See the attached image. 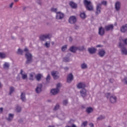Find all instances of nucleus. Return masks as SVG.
Segmentation results:
<instances>
[{
  "label": "nucleus",
  "instance_id": "obj_1",
  "mask_svg": "<svg viewBox=\"0 0 127 127\" xmlns=\"http://www.w3.org/2000/svg\"><path fill=\"white\" fill-rule=\"evenodd\" d=\"M25 57L26 59L25 63L27 65H28V64H31V63L33 62V56H32V54H31L30 53L27 52L25 54Z\"/></svg>",
  "mask_w": 127,
  "mask_h": 127
},
{
  "label": "nucleus",
  "instance_id": "obj_2",
  "mask_svg": "<svg viewBox=\"0 0 127 127\" xmlns=\"http://www.w3.org/2000/svg\"><path fill=\"white\" fill-rule=\"evenodd\" d=\"M119 47L122 49L121 51H122V54L124 55H127V49L126 47H124V44H122L121 43H120Z\"/></svg>",
  "mask_w": 127,
  "mask_h": 127
},
{
  "label": "nucleus",
  "instance_id": "obj_3",
  "mask_svg": "<svg viewBox=\"0 0 127 127\" xmlns=\"http://www.w3.org/2000/svg\"><path fill=\"white\" fill-rule=\"evenodd\" d=\"M42 87H43V86L41 83L38 84L37 85L35 89V92L37 94H40V93L42 92Z\"/></svg>",
  "mask_w": 127,
  "mask_h": 127
},
{
  "label": "nucleus",
  "instance_id": "obj_4",
  "mask_svg": "<svg viewBox=\"0 0 127 127\" xmlns=\"http://www.w3.org/2000/svg\"><path fill=\"white\" fill-rule=\"evenodd\" d=\"M51 75L55 80L59 79V72L57 71H53L51 72Z\"/></svg>",
  "mask_w": 127,
  "mask_h": 127
},
{
  "label": "nucleus",
  "instance_id": "obj_5",
  "mask_svg": "<svg viewBox=\"0 0 127 127\" xmlns=\"http://www.w3.org/2000/svg\"><path fill=\"white\" fill-rule=\"evenodd\" d=\"M77 21V18H76V17L75 16H71L68 19V22L69 23H70V24H74L76 23Z\"/></svg>",
  "mask_w": 127,
  "mask_h": 127
},
{
  "label": "nucleus",
  "instance_id": "obj_6",
  "mask_svg": "<svg viewBox=\"0 0 127 127\" xmlns=\"http://www.w3.org/2000/svg\"><path fill=\"white\" fill-rule=\"evenodd\" d=\"M51 37H50V34L42 35L40 36V39L42 41H45L46 39H50Z\"/></svg>",
  "mask_w": 127,
  "mask_h": 127
},
{
  "label": "nucleus",
  "instance_id": "obj_7",
  "mask_svg": "<svg viewBox=\"0 0 127 127\" xmlns=\"http://www.w3.org/2000/svg\"><path fill=\"white\" fill-rule=\"evenodd\" d=\"M64 17V13L59 11L57 12L56 18L58 20H61L63 19V18Z\"/></svg>",
  "mask_w": 127,
  "mask_h": 127
},
{
  "label": "nucleus",
  "instance_id": "obj_8",
  "mask_svg": "<svg viewBox=\"0 0 127 127\" xmlns=\"http://www.w3.org/2000/svg\"><path fill=\"white\" fill-rule=\"evenodd\" d=\"M80 94L82 98H85V97H87V90H86L85 88L81 89L80 90Z\"/></svg>",
  "mask_w": 127,
  "mask_h": 127
},
{
  "label": "nucleus",
  "instance_id": "obj_9",
  "mask_svg": "<svg viewBox=\"0 0 127 127\" xmlns=\"http://www.w3.org/2000/svg\"><path fill=\"white\" fill-rule=\"evenodd\" d=\"M115 8L116 11H120L121 10V2L117 1L115 2Z\"/></svg>",
  "mask_w": 127,
  "mask_h": 127
},
{
  "label": "nucleus",
  "instance_id": "obj_10",
  "mask_svg": "<svg viewBox=\"0 0 127 127\" xmlns=\"http://www.w3.org/2000/svg\"><path fill=\"white\" fill-rule=\"evenodd\" d=\"M105 28L102 26L99 27L98 34H99L100 36H104V35H105Z\"/></svg>",
  "mask_w": 127,
  "mask_h": 127
},
{
  "label": "nucleus",
  "instance_id": "obj_11",
  "mask_svg": "<svg viewBox=\"0 0 127 127\" xmlns=\"http://www.w3.org/2000/svg\"><path fill=\"white\" fill-rule=\"evenodd\" d=\"M106 31H110V30H113L114 29V25L110 24L105 26L104 27Z\"/></svg>",
  "mask_w": 127,
  "mask_h": 127
},
{
  "label": "nucleus",
  "instance_id": "obj_12",
  "mask_svg": "<svg viewBox=\"0 0 127 127\" xmlns=\"http://www.w3.org/2000/svg\"><path fill=\"white\" fill-rule=\"evenodd\" d=\"M74 79V76L72 73H69L67 77V83H71V81H73Z\"/></svg>",
  "mask_w": 127,
  "mask_h": 127
},
{
  "label": "nucleus",
  "instance_id": "obj_13",
  "mask_svg": "<svg viewBox=\"0 0 127 127\" xmlns=\"http://www.w3.org/2000/svg\"><path fill=\"white\" fill-rule=\"evenodd\" d=\"M101 8H102L101 3H99L96 6V12H95L96 14L98 15L99 13H101Z\"/></svg>",
  "mask_w": 127,
  "mask_h": 127
},
{
  "label": "nucleus",
  "instance_id": "obj_14",
  "mask_svg": "<svg viewBox=\"0 0 127 127\" xmlns=\"http://www.w3.org/2000/svg\"><path fill=\"white\" fill-rule=\"evenodd\" d=\"M77 89H85L86 88V84L83 82H79L77 84Z\"/></svg>",
  "mask_w": 127,
  "mask_h": 127
},
{
  "label": "nucleus",
  "instance_id": "obj_15",
  "mask_svg": "<svg viewBox=\"0 0 127 127\" xmlns=\"http://www.w3.org/2000/svg\"><path fill=\"white\" fill-rule=\"evenodd\" d=\"M69 51L72 53H76L77 50V46H72L69 49Z\"/></svg>",
  "mask_w": 127,
  "mask_h": 127
},
{
  "label": "nucleus",
  "instance_id": "obj_16",
  "mask_svg": "<svg viewBox=\"0 0 127 127\" xmlns=\"http://www.w3.org/2000/svg\"><path fill=\"white\" fill-rule=\"evenodd\" d=\"M109 100L111 104H115V103H117V97L114 95L111 96Z\"/></svg>",
  "mask_w": 127,
  "mask_h": 127
},
{
  "label": "nucleus",
  "instance_id": "obj_17",
  "mask_svg": "<svg viewBox=\"0 0 127 127\" xmlns=\"http://www.w3.org/2000/svg\"><path fill=\"white\" fill-rule=\"evenodd\" d=\"M120 31L123 33H125L127 31V24L124 25L120 28Z\"/></svg>",
  "mask_w": 127,
  "mask_h": 127
},
{
  "label": "nucleus",
  "instance_id": "obj_18",
  "mask_svg": "<svg viewBox=\"0 0 127 127\" xmlns=\"http://www.w3.org/2000/svg\"><path fill=\"white\" fill-rule=\"evenodd\" d=\"M69 5L71 6V8H73L74 9H76V8L78 7V5L77 3L74 2L73 1H70L69 2Z\"/></svg>",
  "mask_w": 127,
  "mask_h": 127
},
{
  "label": "nucleus",
  "instance_id": "obj_19",
  "mask_svg": "<svg viewBox=\"0 0 127 127\" xmlns=\"http://www.w3.org/2000/svg\"><path fill=\"white\" fill-rule=\"evenodd\" d=\"M88 51L90 54H94V53H96V51H97V49L95 48H89L88 49Z\"/></svg>",
  "mask_w": 127,
  "mask_h": 127
},
{
  "label": "nucleus",
  "instance_id": "obj_20",
  "mask_svg": "<svg viewBox=\"0 0 127 127\" xmlns=\"http://www.w3.org/2000/svg\"><path fill=\"white\" fill-rule=\"evenodd\" d=\"M60 91V89H57V88L53 89L51 90V93L53 95H57V94Z\"/></svg>",
  "mask_w": 127,
  "mask_h": 127
},
{
  "label": "nucleus",
  "instance_id": "obj_21",
  "mask_svg": "<svg viewBox=\"0 0 127 127\" xmlns=\"http://www.w3.org/2000/svg\"><path fill=\"white\" fill-rule=\"evenodd\" d=\"M13 117H14V115H13V114H9L8 117L6 119V120L8 122H11V121H12V119H13Z\"/></svg>",
  "mask_w": 127,
  "mask_h": 127
},
{
  "label": "nucleus",
  "instance_id": "obj_22",
  "mask_svg": "<svg viewBox=\"0 0 127 127\" xmlns=\"http://www.w3.org/2000/svg\"><path fill=\"white\" fill-rule=\"evenodd\" d=\"M105 54H106V51L104 50H100L98 53V55L100 56V57H104L105 56Z\"/></svg>",
  "mask_w": 127,
  "mask_h": 127
},
{
  "label": "nucleus",
  "instance_id": "obj_23",
  "mask_svg": "<svg viewBox=\"0 0 127 127\" xmlns=\"http://www.w3.org/2000/svg\"><path fill=\"white\" fill-rule=\"evenodd\" d=\"M20 99L22 102H25L26 98H25V93L22 92L20 96Z\"/></svg>",
  "mask_w": 127,
  "mask_h": 127
},
{
  "label": "nucleus",
  "instance_id": "obj_24",
  "mask_svg": "<svg viewBox=\"0 0 127 127\" xmlns=\"http://www.w3.org/2000/svg\"><path fill=\"white\" fill-rule=\"evenodd\" d=\"M94 112V109L92 107H87L86 109V112L87 114H91V113H93Z\"/></svg>",
  "mask_w": 127,
  "mask_h": 127
},
{
  "label": "nucleus",
  "instance_id": "obj_25",
  "mask_svg": "<svg viewBox=\"0 0 127 127\" xmlns=\"http://www.w3.org/2000/svg\"><path fill=\"white\" fill-rule=\"evenodd\" d=\"M35 75V73L34 72L29 73V80H30V81H33V80H34V77Z\"/></svg>",
  "mask_w": 127,
  "mask_h": 127
},
{
  "label": "nucleus",
  "instance_id": "obj_26",
  "mask_svg": "<svg viewBox=\"0 0 127 127\" xmlns=\"http://www.w3.org/2000/svg\"><path fill=\"white\" fill-rule=\"evenodd\" d=\"M42 76V75L41 74L38 73L35 76V78L37 81H38V82H39V81L41 80Z\"/></svg>",
  "mask_w": 127,
  "mask_h": 127
},
{
  "label": "nucleus",
  "instance_id": "obj_27",
  "mask_svg": "<svg viewBox=\"0 0 127 127\" xmlns=\"http://www.w3.org/2000/svg\"><path fill=\"white\" fill-rule=\"evenodd\" d=\"M77 50H78V51H84V50H85V46H77Z\"/></svg>",
  "mask_w": 127,
  "mask_h": 127
},
{
  "label": "nucleus",
  "instance_id": "obj_28",
  "mask_svg": "<svg viewBox=\"0 0 127 127\" xmlns=\"http://www.w3.org/2000/svg\"><path fill=\"white\" fill-rule=\"evenodd\" d=\"M23 52H24L23 50H21V49H18L16 53L18 55H23Z\"/></svg>",
  "mask_w": 127,
  "mask_h": 127
},
{
  "label": "nucleus",
  "instance_id": "obj_29",
  "mask_svg": "<svg viewBox=\"0 0 127 127\" xmlns=\"http://www.w3.org/2000/svg\"><path fill=\"white\" fill-rule=\"evenodd\" d=\"M85 7L86 9H87V10H93V5H92L91 4H89V5H87V6H86Z\"/></svg>",
  "mask_w": 127,
  "mask_h": 127
},
{
  "label": "nucleus",
  "instance_id": "obj_30",
  "mask_svg": "<svg viewBox=\"0 0 127 127\" xmlns=\"http://www.w3.org/2000/svg\"><path fill=\"white\" fill-rule=\"evenodd\" d=\"M80 66H81V69H87V68H88V65L85 63L81 64Z\"/></svg>",
  "mask_w": 127,
  "mask_h": 127
},
{
  "label": "nucleus",
  "instance_id": "obj_31",
  "mask_svg": "<svg viewBox=\"0 0 127 127\" xmlns=\"http://www.w3.org/2000/svg\"><path fill=\"white\" fill-rule=\"evenodd\" d=\"M15 111H16V113H20V112H21V107H20L18 105L16 107Z\"/></svg>",
  "mask_w": 127,
  "mask_h": 127
},
{
  "label": "nucleus",
  "instance_id": "obj_32",
  "mask_svg": "<svg viewBox=\"0 0 127 127\" xmlns=\"http://www.w3.org/2000/svg\"><path fill=\"white\" fill-rule=\"evenodd\" d=\"M83 2L85 6H87V5L91 4V1H88V0H84Z\"/></svg>",
  "mask_w": 127,
  "mask_h": 127
},
{
  "label": "nucleus",
  "instance_id": "obj_33",
  "mask_svg": "<svg viewBox=\"0 0 127 127\" xmlns=\"http://www.w3.org/2000/svg\"><path fill=\"white\" fill-rule=\"evenodd\" d=\"M4 69H9V63H5L3 64Z\"/></svg>",
  "mask_w": 127,
  "mask_h": 127
},
{
  "label": "nucleus",
  "instance_id": "obj_34",
  "mask_svg": "<svg viewBox=\"0 0 127 127\" xmlns=\"http://www.w3.org/2000/svg\"><path fill=\"white\" fill-rule=\"evenodd\" d=\"M80 16L82 19H85L86 18V13L85 12H81L80 14Z\"/></svg>",
  "mask_w": 127,
  "mask_h": 127
},
{
  "label": "nucleus",
  "instance_id": "obj_35",
  "mask_svg": "<svg viewBox=\"0 0 127 127\" xmlns=\"http://www.w3.org/2000/svg\"><path fill=\"white\" fill-rule=\"evenodd\" d=\"M106 117L105 116L100 115L99 117L97 118V121H102V120H105Z\"/></svg>",
  "mask_w": 127,
  "mask_h": 127
},
{
  "label": "nucleus",
  "instance_id": "obj_36",
  "mask_svg": "<svg viewBox=\"0 0 127 127\" xmlns=\"http://www.w3.org/2000/svg\"><path fill=\"white\" fill-rule=\"evenodd\" d=\"M69 104V102L68 101V99H64L63 101V105L64 106H67Z\"/></svg>",
  "mask_w": 127,
  "mask_h": 127
},
{
  "label": "nucleus",
  "instance_id": "obj_37",
  "mask_svg": "<svg viewBox=\"0 0 127 127\" xmlns=\"http://www.w3.org/2000/svg\"><path fill=\"white\" fill-rule=\"evenodd\" d=\"M13 92H14V87L12 86L10 87L9 95H11Z\"/></svg>",
  "mask_w": 127,
  "mask_h": 127
},
{
  "label": "nucleus",
  "instance_id": "obj_38",
  "mask_svg": "<svg viewBox=\"0 0 127 127\" xmlns=\"http://www.w3.org/2000/svg\"><path fill=\"white\" fill-rule=\"evenodd\" d=\"M113 95L111 94V93H107L105 94V97L107 98V99H110L112 97V96Z\"/></svg>",
  "mask_w": 127,
  "mask_h": 127
},
{
  "label": "nucleus",
  "instance_id": "obj_39",
  "mask_svg": "<svg viewBox=\"0 0 127 127\" xmlns=\"http://www.w3.org/2000/svg\"><path fill=\"white\" fill-rule=\"evenodd\" d=\"M60 108V105H59V104L57 103L54 108V111H57V110H59Z\"/></svg>",
  "mask_w": 127,
  "mask_h": 127
},
{
  "label": "nucleus",
  "instance_id": "obj_40",
  "mask_svg": "<svg viewBox=\"0 0 127 127\" xmlns=\"http://www.w3.org/2000/svg\"><path fill=\"white\" fill-rule=\"evenodd\" d=\"M5 57H6V56L5 55V54H3L2 53H0V58H1V59H3L5 58Z\"/></svg>",
  "mask_w": 127,
  "mask_h": 127
},
{
  "label": "nucleus",
  "instance_id": "obj_41",
  "mask_svg": "<svg viewBox=\"0 0 127 127\" xmlns=\"http://www.w3.org/2000/svg\"><path fill=\"white\" fill-rule=\"evenodd\" d=\"M44 45L45 47H46V48H49V47H50V42H46L45 43Z\"/></svg>",
  "mask_w": 127,
  "mask_h": 127
},
{
  "label": "nucleus",
  "instance_id": "obj_42",
  "mask_svg": "<svg viewBox=\"0 0 127 127\" xmlns=\"http://www.w3.org/2000/svg\"><path fill=\"white\" fill-rule=\"evenodd\" d=\"M67 50V45H64L62 47V51L64 52V51H65Z\"/></svg>",
  "mask_w": 127,
  "mask_h": 127
},
{
  "label": "nucleus",
  "instance_id": "obj_43",
  "mask_svg": "<svg viewBox=\"0 0 127 127\" xmlns=\"http://www.w3.org/2000/svg\"><path fill=\"white\" fill-rule=\"evenodd\" d=\"M51 11L52 12H55L56 13H57V8H51Z\"/></svg>",
  "mask_w": 127,
  "mask_h": 127
},
{
  "label": "nucleus",
  "instance_id": "obj_44",
  "mask_svg": "<svg viewBox=\"0 0 127 127\" xmlns=\"http://www.w3.org/2000/svg\"><path fill=\"white\" fill-rule=\"evenodd\" d=\"M11 38L12 39V40H15V39H16V34H13L12 35Z\"/></svg>",
  "mask_w": 127,
  "mask_h": 127
},
{
  "label": "nucleus",
  "instance_id": "obj_45",
  "mask_svg": "<svg viewBox=\"0 0 127 127\" xmlns=\"http://www.w3.org/2000/svg\"><path fill=\"white\" fill-rule=\"evenodd\" d=\"M22 78L23 80H25V79H27V74H22Z\"/></svg>",
  "mask_w": 127,
  "mask_h": 127
},
{
  "label": "nucleus",
  "instance_id": "obj_46",
  "mask_svg": "<svg viewBox=\"0 0 127 127\" xmlns=\"http://www.w3.org/2000/svg\"><path fill=\"white\" fill-rule=\"evenodd\" d=\"M51 76H50V74H48L46 78V80L47 81V82H48V83H49V81H50V79H51Z\"/></svg>",
  "mask_w": 127,
  "mask_h": 127
},
{
  "label": "nucleus",
  "instance_id": "obj_47",
  "mask_svg": "<svg viewBox=\"0 0 127 127\" xmlns=\"http://www.w3.org/2000/svg\"><path fill=\"white\" fill-rule=\"evenodd\" d=\"M87 125H88V122L85 121L81 124V127H85Z\"/></svg>",
  "mask_w": 127,
  "mask_h": 127
},
{
  "label": "nucleus",
  "instance_id": "obj_48",
  "mask_svg": "<svg viewBox=\"0 0 127 127\" xmlns=\"http://www.w3.org/2000/svg\"><path fill=\"white\" fill-rule=\"evenodd\" d=\"M37 3L39 4V5H42V1L41 0H37Z\"/></svg>",
  "mask_w": 127,
  "mask_h": 127
},
{
  "label": "nucleus",
  "instance_id": "obj_49",
  "mask_svg": "<svg viewBox=\"0 0 127 127\" xmlns=\"http://www.w3.org/2000/svg\"><path fill=\"white\" fill-rule=\"evenodd\" d=\"M123 83H124L125 85H127V77L124 78L123 79Z\"/></svg>",
  "mask_w": 127,
  "mask_h": 127
},
{
  "label": "nucleus",
  "instance_id": "obj_50",
  "mask_svg": "<svg viewBox=\"0 0 127 127\" xmlns=\"http://www.w3.org/2000/svg\"><path fill=\"white\" fill-rule=\"evenodd\" d=\"M69 58L65 57L64 58V62H69Z\"/></svg>",
  "mask_w": 127,
  "mask_h": 127
},
{
  "label": "nucleus",
  "instance_id": "obj_51",
  "mask_svg": "<svg viewBox=\"0 0 127 127\" xmlns=\"http://www.w3.org/2000/svg\"><path fill=\"white\" fill-rule=\"evenodd\" d=\"M60 87H61V84L59 83L57 84L56 89L58 90H60V89H59V88H60Z\"/></svg>",
  "mask_w": 127,
  "mask_h": 127
},
{
  "label": "nucleus",
  "instance_id": "obj_52",
  "mask_svg": "<svg viewBox=\"0 0 127 127\" xmlns=\"http://www.w3.org/2000/svg\"><path fill=\"white\" fill-rule=\"evenodd\" d=\"M100 4H103V5H107V1H102Z\"/></svg>",
  "mask_w": 127,
  "mask_h": 127
},
{
  "label": "nucleus",
  "instance_id": "obj_53",
  "mask_svg": "<svg viewBox=\"0 0 127 127\" xmlns=\"http://www.w3.org/2000/svg\"><path fill=\"white\" fill-rule=\"evenodd\" d=\"M79 27H80V26H79L77 25H74V28L75 30H78V29H79Z\"/></svg>",
  "mask_w": 127,
  "mask_h": 127
},
{
  "label": "nucleus",
  "instance_id": "obj_54",
  "mask_svg": "<svg viewBox=\"0 0 127 127\" xmlns=\"http://www.w3.org/2000/svg\"><path fill=\"white\" fill-rule=\"evenodd\" d=\"M123 42H124V44L126 45H127V38L124 39V40H123Z\"/></svg>",
  "mask_w": 127,
  "mask_h": 127
},
{
  "label": "nucleus",
  "instance_id": "obj_55",
  "mask_svg": "<svg viewBox=\"0 0 127 127\" xmlns=\"http://www.w3.org/2000/svg\"><path fill=\"white\" fill-rule=\"evenodd\" d=\"M24 51L25 52H26V53H27V52H29V51H28V49L27 48H25L24 49Z\"/></svg>",
  "mask_w": 127,
  "mask_h": 127
},
{
  "label": "nucleus",
  "instance_id": "obj_56",
  "mask_svg": "<svg viewBox=\"0 0 127 127\" xmlns=\"http://www.w3.org/2000/svg\"><path fill=\"white\" fill-rule=\"evenodd\" d=\"M69 42H72L73 41V38L71 37H69Z\"/></svg>",
  "mask_w": 127,
  "mask_h": 127
},
{
  "label": "nucleus",
  "instance_id": "obj_57",
  "mask_svg": "<svg viewBox=\"0 0 127 127\" xmlns=\"http://www.w3.org/2000/svg\"><path fill=\"white\" fill-rule=\"evenodd\" d=\"M16 79L17 81H19V80H20V76L19 75H17V76L16 77Z\"/></svg>",
  "mask_w": 127,
  "mask_h": 127
},
{
  "label": "nucleus",
  "instance_id": "obj_58",
  "mask_svg": "<svg viewBox=\"0 0 127 127\" xmlns=\"http://www.w3.org/2000/svg\"><path fill=\"white\" fill-rule=\"evenodd\" d=\"M3 112V108L2 107L0 108V114H1Z\"/></svg>",
  "mask_w": 127,
  "mask_h": 127
},
{
  "label": "nucleus",
  "instance_id": "obj_59",
  "mask_svg": "<svg viewBox=\"0 0 127 127\" xmlns=\"http://www.w3.org/2000/svg\"><path fill=\"white\" fill-rule=\"evenodd\" d=\"M12 5H13V2H11L9 5V7L12 8Z\"/></svg>",
  "mask_w": 127,
  "mask_h": 127
},
{
  "label": "nucleus",
  "instance_id": "obj_60",
  "mask_svg": "<svg viewBox=\"0 0 127 127\" xmlns=\"http://www.w3.org/2000/svg\"><path fill=\"white\" fill-rule=\"evenodd\" d=\"M109 81L110 83H114V79H110Z\"/></svg>",
  "mask_w": 127,
  "mask_h": 127
},
{
  "label": "nucleus",
  "instance_id": "obj_61",
  "mask_svg": "<svg viewBox=\"0 0 127 127\" xmlns=\"http://www.w3.org/2000/svg\"><path fill=\"white\" fill-rule=\"evenodd\" d=\"M89 126L90 127H94V124L90 123V124H89Z\"/></svg>",
  "mask_w": 127,
  "mask_h": 127
},
{
  "label": "nucleus",
  "instance_id": "obj_62",
  "mask_svg": "<svg viewBox=\"0 0 127 127\" xmlns=\"http://www.w3.org/2000/svg\"><path fill=\"white\" fill-rule=\"evenodd\" d=\"M64 69L65 70V71H67V70H69V67H65Z\"/></svg>",
  "mask_w": 127,
  "mask_h": 127
},
{
  "label": "nucleus",
  "instance_id": "obj_63",
  "mask_svg": "<svg viewBox=\"0 0 127 127\" xmlns=\"http://www.w3.org/2000/svg\"><path fill=\"white\" fill-rule=\"evenodd\" d=\"M23 70H22V69H21V71H20V74H21V75H22V74H23Z\"/></svg>",
  "mask_w": 127,
  "mask_h": 127
},
{
  "label": "nucleus",
  "instance_id": "obj_64",
  "mask_svg": "<svg viewBox=\"0 0 127 127\" xmlns=\"http://www.w3.org/2000/svg\"><path fill=\"white\" fill-rule=\"evenodd\" d=\"M96 47H102V45H98L97 46H96Z\"/></svg>",
  "mask_w": 127,
  "mask_h": 127
}]
</instances>
